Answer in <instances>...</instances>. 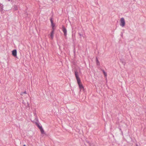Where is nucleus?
<instances>
[{"instance_id": "1", "label": "nucleus", "mask_w": 146, "mask_h": 146, "mask_svg": "<svg viewBox=\"0 0 146 146\" xmlns=\"http://www.w3.org/2000/svg\"><path fill=\"white\" fill-rule=\"evenodd\" d=\"M75 74L76 79L77 81L78 84L79 86V88L80 90L81 89L84 90V87L83 85L81 82V80L80 78L79 77V75H78V73L77 72H75Z\"/></svg>"}, {"instance_id": "2", "label": "nucleus", "mask_w": 146, "mask_h": 146, "mask_svg": "<svg viewBox=\"0 0 146 146\" xmlns=\"http://www.w3.org/2000/svg\"><path fill=\"white\" fill-rule=\"evenodd\" d=\"M120 25L122 27H123L125 25V22L124 19L122 18L120 20Z\"/></svg>"}, {"instance_id": "3", "label": "nucleus", "mask_w": 146, "mask_h": 146, "mask_svg": "<svg viewBox=\"0 0 146 146\" xmlns=\"http://www.w3.org/2000/svg\"><path fill=\"white\" fill-rule=\"evenodd\" d=\"M54 30H52L50 34L49 35V38H50L51 39H53L54 37Z\"/></svg>"}, {"instance_id": "4", "label": "nucleus", "mask_w": 146, "mask_h": 146, "mask_svg": "<svg viewBox=\"0 0 146 146\" xmlns=\"http://www.w3.org/2000/svg\"><path fill=\"white\" fill-rule=\"evenodd\" d=\"M50 20L51 24L52 30H55L54 27L55 26V24L53 23V21L52 20V18H50Z\"/></svg>"}, {"instance_id": "5", "label": "nucleus", "mask_w": 146, "mask_h": 146, "mask_svg": "<svg viewBox=\"0 0 146 146\" xmlns=\"http://www.w3.org/2000/svg\"><path fill=\"white\" fill-rule=\"evenodd\" d=\"M62 31L64 33V35L65 36H66L67 35V30L64 26H62Z\"/></svg>"}, {"instance_id": "6", "label": "nucleus", "mask_w": 146, "mask_h": 146, "mask_svg": "<svg viewBox=\"0 0 146 146\" xmlns=\"http://www.w3.org/2000/svg\"><path fill=\"white\" fill-rule=\"evenodd\" d=\"M12 54L13 56L15 57L17 55V52L16 50H14L12 51Z\"/></svg>"}, {"instance_id": "7", "label": "nucleus", "mask_w": 146, "mask_h": 146, "mask_svg": "<svg viewBox=\"0 0 146 146\" xmlns=\"http://www.w3.org/2000/svg\"><path fill=\"white\" fill-rule=\"evenodd\" d=\"M40 131L41 132V133L42 134L44 133V131L43 129H42V128H41L40 129Z\"/></svg>"}, {"instance_id": "8", "label": "nucleus", "mask_w": 146, "mask_h": 146, "mask_svg": "<svg viewBox=\"0 0 146 146\" xmlns=\"http://www.w3.org/2000/svg\"><path fill=\"white\" fill-rule=\"evenodd\" d=\"M96 64L98 65H99L100 64V62L97 58H96Z\"/></svg>"}, {"instance_id": "9", "label": "nucleus", "mask_w": 146, "mask_h": 146, "mask_svg": "<svg viewBox=\"0 0 146 146\" xmlns=\"http://www.w3.org/2000/svg\"><path fill=\"white\" fill-rule=\"evenodd\" d=\"M103 73L105 76H107V74L104 71H103Z\"/></svg>"}, {"instance_id": "10", "label": "nucleus", "mask_w": 146, "mask_h": 146, "mask_svg": "<svg viewBox=\"0 0 146 146\" xmlns=\"http://www.w3.org/2000/svg\"><path fill=\"white\" fill-rule=\"evenodd\" d=\"M37 126L38 127V128L40 129H41V128H42V126H40V125H39L38 124H37Z\"/></svg>"}, {"instance_id": "11", "label": "nucleus", "mask_w": 146, "mask_h": 146, "mask_svg": "<svg viewBox=\"0 0 146 146\" xmlns=\"http://www.w3.org/2000/svg\"><path fill=\"white\" fill-rule=\"evenodd\" d=\"M26 94V91L22 92L21 93V95H23V94Z\"/></svg>"}, {"instance_id": "12", "label": "nucleus", "mask_w": 146, "mask_h": 146, "mask_svg": "<svg viewBox=\"0 0 146 146\" xmlns=\"http://www.w3.org/2000/svg\"><path fill=\"white\" fill-rule=\"evenodd\" d=\"M23 146H26V145H24Z\"/></svg>"}, {"instance_id": "13", "label": "nucleus", "mask_w": 146, "mask_h": 146, "mask_svg": "<svg viewBox=\"0 0 146 146\" xmlns=\"http://www.w3.org/2000/svg\"><path fill=\"white\" fill-rule=\"evenodd\" d=\"M9 1H10V0H8Z\"/></svg>"}, {"instance_id": "14", "label": "nucleus", "mask_w": 146, "mask_h": 146, "mask_svg": "<svg viewBox=\"0 0 146 146\" xmlns=\"http://www.w3.org/2000/svg\"><path fill=\"white\" fill-rule=\"evenodd\" d=\"M136 146H138L137 145H136Z\"/></svg>"}]
</instances>
